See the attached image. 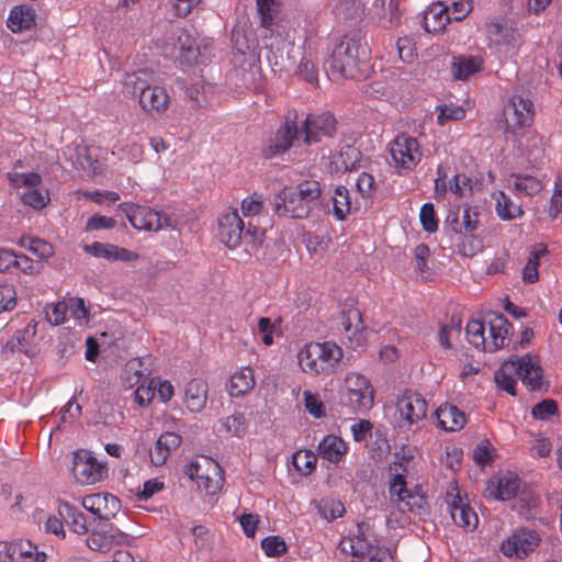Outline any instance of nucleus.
I'll list each match as a JSON object with an SVG mask.
<instances>
[{"instance_id": "obj_1", "label": "nucleus", "mask_w": 562, "mask_h": 562, "mask_svg": "<svg viewBox=\"0 0 562 562\" xmlns=\"http://www.w3.org/2000/svg\"><path fill=\"white\" fill-rule=\"evenodd\" d=\"M274 5L276 0H257V10L265 32L259 57L265 56L274 71H290L301 57V48L284 38L280 33L274 34L272 32Z\"/></svg>"}, {"instance_id": "obj_2", "label": "nucleus", "mask_w": 562, "mask_h": 562, "mask_svg": "<svg viewBox=\"0 0 562 562\" xmlns=\"http://www.w3.org/2000/svg\"><path fill=\"white\" fill-rule=\"evenodd\" d=\"M369 58V46L360 30L345 34L335 44L330 57L326 61L328 74L333 80L355 78L359 65Z\"/></svg>"}, {"instance_id": "obj_3", "label": "nucleus", "mask_w": 562, "mask_h": 562, "mask_svg": "<svg viewBox=\"0 0 562 562\" xmlns=\"http://www.w3.org/2000/svg\"><path fill=\"white\" fill-rule=\"evenodd\" d=\"M321 186L316 180H305L295 187H284L274 195L272 209L278 216L306 218L319 204Z\"/></svg>"}, {"instance_id": "obj_4", "label": "nucleus", "mask_w": 562, "mask_h": 562, "mask_svg": "<svg viewBox=\"0 0 562 562\" xmlns=\"http://www.w3.org/2000/svg\"><path fill=\"white\" fill-rule=\"evenodd\" d=\"M542 375L540 364L533 361L530 355H525L504 361L495 372L494 381L498 389L516 395V376L521 379L528 390L540 391L543 386Z\"/></svg>"}, {"instance_id": "obj_5", "label": "nucleus", "mask_w": 562, "mask_h": 562, "mask_svg": "<svg viewBox=\"0 0 562 562\" xmlns=\"http://www.w3.org/2000/svg\"><path fill=\"white\" fill-rule=\"evenodd\" d=\"M299 363L303 371L325 374L333 371L342 358V350L335 342H311L299 352Z\"/></svg>"}, {"instance_id": "obj_6", "label": "nucleus", "mask_w": 562, "mask_h": 562, "mask_svg": "<svg viewBox=\"0 0 562 562\" xmlns=\"http://www.w3.org/2000/svg\"><path fill=\"white\" fill-rule=\"evenodd\" d=\"M503 115L505 133L521 135L533 121V104L527 98L515 95L504 106Z\"/></svg>"}, {"instance_id": "obj_7", "label": "nucleus", "mask_w": 562, "mask_h": 562, "mask_svg": "<svg viewBox=\"0 0 562 562\" xmlns=\"http://www.w3.org/2000/svg\"><path fill=\"white\" fill-rule=\"evenodd\" d=\"M540 535L536 530L520 528L504 541L501 551L506 557L526 558L539 547Z\"/></svg>"}, {"instance_id": "obj_8", "label": "nucleus", "mask_w": 562, "mask_h": 562, "mask_svg": "<svg viewBox=\"0 0 562 562\" xmlns=\"http://www.w3.org/2000/svg\"><path fill=\"white\" fill-rule=\"evenodd\" d=\"M336 132V120L330 113L308 114L301 127L303 142L306 145L321 142L323 137H331Z\"/></svg>"}, {"instance_id": "obj_9", "label": "nucleus", "mask_w": 562, "mask_h": 562, "mask_svg": "<svg viewBox=\"0 0 562 562\" xmlns=\"http://www.w3.org/2000/svg\"><path fill=\"white\" fill-rule=\"evenodd\" d=\"M105 468L89 451L74 452L72 473L81 484H94L102 480Z\"/></svg>"}, {"instance_id": "obj_10", "label": "nucleus", "mask_w": 562, "mask_h": 562, "mask_svg": "<svg viewBox=\"0 0 562 562\" xmlns=\"http://www.w3.org/2000/svg\"><path fill=\"white\" fill-rule=\"evenodd\" d=\"M120 207L126 214V217L134 228L148 232L161 229V212L132 203H123Z\"/></svg>"}, {"instance_id": "obj_11", "label": "nucleus", "mask_w": 562, "mask_h": 562, "mask_svg": "<svg viewBox=\"0 0 562 562\" xmlns=\"http://www.w3.org/2000/svg\"><path fill=\"white\" fill-rule=\"evenodd\" d=\"M391 156L397 166L412 169L422 158L417 139L406 134L398 135L392 144Z\"/></svg>"}, {"instance_id": "obj_12", "label": "nucleus", "mask_w": 562, "mask_h": 562, "mask_svg": "<svg viewBox=\"0 0 562 562\" xmlns=\"http://www.w3.org/2000/svg\"><path fill=\"white\" fill-rule=\"evenodd\" d=\"M396 408L405 423L414 425L426 418L428 405L419 393L406 390L397 398Z\"/></svg>"}, {"instance_id": "obj_13", "label": "nucleus", "mask_w": 562, "mask_h": 562, "mask_svg": "<svg viewBox=\"0 0 562 562\" xmlns=\"http://www.w3.org/2000/svg\"><path fill=\"white\" fill-rule=\"evenodd\" d=\"M82 506L100 519L110 520L121 509V501L109 493L87 495L82 499Z\"/></svg>"}, {"instance_id": "obj_14", "label": "nucleus", "mask_w": 562, "mask_h": 562, "mask_svg": "<svg viewBox=\"0 0 562 562\" xmlns=\"http://www.w3.org/2000/svg\"><path fill=\"white\" fill-rule=\"evenodd\" d=\"M453 491L456 494L450 492L446 496L451 518L459 527L473 530L479 522L477 515L462 501L458 487H454Z\"/></svg>"}, {"instance_id": "obj_15", "label": "nucleus", "mask_w": 562, "mask_h": 562, "mask_svg": "<svg viewBox=\"0 0 562 562\" xmlns=\"http://www.w3.org/2000/svg\"><path fill=\"white\" fill-rule=\"evenodd\" d=\"M221 240L229 248L234 249L240 245L244 237V222L237 211L223 214L218 221Z\"/></svg>"}, {"instance_id": "obj_16", "label": "nucleus", "mask_w": 562, "mask_h": 562, "mask_svg": "<svg viewBox=\"0 0 562 562\" xmlns=\"http://www.w3.org/2000/svg\"><path fill=\"white\" fill-rule=\"evenodd\" d=\"M131 537L120 529H110L108 531H92L86 539L87 546L98 552H108L114 546L126 544Z\"/></svg>"}, {"instance_id": "obj_17", "label": "nucleus", "mask_w": 562, "mask_h": 562, "mask_svg": "<svg viewBox=\"0 0 562 562\" xmlns=\"http://www.w3.org/2000/svg\"><path fill=\"white\" fill-rule=\"evenodd\" d=\"M520 480L512 472L499 476L497 481H490L485 490V496L488 498L507 501L514 498L519 490Z\"/></svg>"}, {"instance_id": "obj_18", "label": "nucleus", "mask_w": 562, "mask_h": 562, "mask_svg": "<svg viewBox=\"0 0 562 562\" xmlns=\"http://www.w3.org/2000/svg\"><path fill=\"white\" fill-rule=\"evenodd\" d=\"M139 105L150 115L161 114L168 109L169 95L165 88L149 83L139 94Z\"/></svg>"}, {"instance_id": "obj_19", "label": "nucleus", "mask_w": 562, "mask_h": 562, "mask_svg": "<svg viewBox=\"0 0 562 562\" xmlns=\"http://www.w3.org/2000/svg\"><path fill=\"white\" fill-rule=\"evenodd\" d=\"M301 130L296 123L291 120H286L284 124L276 132L274 138L271 140L267 149L268 156H277L288 151L294 139L299 137Z\"/></svg>"}, {"instance_id": "obj_20", "label": "nucleus", "mask_w": 562, "mask_h": 562, "mask_svg": "<svg viewBox=\"0 0 562 562\" xmlns=\"http://www.w3.org/2000/svg\"><path fill=\"white\" fill-rule=\"evenodd\" d=\"M182 442L181 436L176 432L166 431L156 441L154 450L150 451V461L155 467L162 465L170 452L177 449Z\"/></svg>"}, {"instance_id": "obj_21", "label": "nucleus", "mask_w": 562, "mask_h": 562, "mask_svg": "<svg viewBox=\"0 0 562 562\" xmlns=\"http://www.w3.org/2000/svg\"><path fill=\"white\" fill-rule=\"evenodd\" d=\"M361 151L353 145H346L333 157L331 169L335 172L352 171L360 167Z\"/></svg>"}, {"instance_id": "obj_22", "label": "nucleus", "mask_w": 562, "mask_h": 562, "mask_svg": "<svg viewBox=\"0 0 562 562\" xmlns=\"http://www.w3.org/2000/svg\"><path fill=\"white\" fill-rule=\"evenodd\" d=\"M435 414L439 426L447 431H458L467 424L464 413L452 404L441 405Z\"/></svg>"}, {"instance_id": "obj_23", "label": "nucleus", "mask_w": 562, "mask_h": 562, "mask_svg": "<svg viewBox=\"0 0 562 562\" xmlns=\"http://www.w3.org/2000/svg\"><path fill=\"white\" fill-rule=\"evenodd\" d=\"M488 324L491 339L488 340L487 351L493 352L505 346L510 324L503 314H493Z\"/></svg>"}, {"instance_id": "obj_24", "label": "nucleus", "mask_w": 562, "mask_h": 562, "mask_svg": "<svg viewBox=\"0 0 562 562\" xmlns=\"http://www.w3.org/2000/svg\"><path fill=\"white\" fill-rule=\"evenodd\" d=\"M482 64L483 59L479 56H453L451 64L452 76L457 80H467L470 76L481 70Z\"/></svg>"}, {"instance_id": "obj_25", "label": "nucleus", "mask_w": 562, "mask_h": 562, "mask_svg": "<svg viewBox=\"0 0 562 562\" xmlns=\"http://www.w3.org/2000/svg\"><path fill=\"white\" fill-rule=\"evenodd\" d=\"M153 81L154 72L148 68H142L134 72L125 74L122 83L125 93L136 95L142 94V91Z\"/></svg>"}, {"instance_id": "obj_26", "label": "nucleus", "mask_w": 562, "mask_h": 562, "mask_svg": "<svg viewBox=\"0 0 562 562\" xmlns=\"http://www.w3.org/2000/svg\"><path fill=\"white\" fill-rule=\"evenodd\" d=\"M207 385L201 380L190 381L184 391L187 407L191 412H200L206 404Z\"/></svg>"}, {"instance_id": "obj_27", "label": "nucleus", "mask_w": 562, "mask_h": 562, "mask_svg": "<svg viewBox=\"0 0 562 562\" xmlns=\"http://www.w3.org/2000/svg\"><path fill=\"white\" fill-rule=\"evenodd\" d=\"M341 401L350 409L364 413L373 407L374 390L344 392Z\"/></svg>"}, {"instance_id": "obj_28", "label": "nucleus", "mask_w": 562, "mask_h": 562, "mask_svg": "<svg viewBox=\"0 0 562 562\" xmlns=\"http://www.w3.org/2000/svg\"><path fill=\"white\" fill-rule=\"evenodd\" d=\"M448 10V7H442L440 3L434 4L424 16L425 31L428 33L443 31L451 19Z\"/></svg>"}, {"instance_id": "obj_29", "label": "nucleus", "mask_w": 562, "mask_h": 562, "mask_svg": "<svg viewBox=\"0 0 562 562\" xmlns=\"http://www.w3.org/2000/svg\"><path fill=\"white\" fill-rule=\"evenodd\" d=\"M35 24V12L26 5L14 7L8 19V27L16 33L29 30Z\"/></svg>"}, {"instance_id": "obj_30", "label": "nucleus", "mask_w": 562, "mask_h": 562, "mask_svg": "<svg viewBox=\"0 0 562 562\" xmlns=\"http://www.w3.org/2000/svg\"><path fill=\"white\" fill-rule=\"evenodd\" d=\"M335 14L339 21L352 25L362 20L364 10L356 0H342L335 7Z\"/></svg>"}, {"instance_id": "obj_31", "label": "nucleus", "mask_w": 562, "mask_h": 562, "mask_svg": "<svg viewBox=\"0 0 562 562\" xmlns=\"http://www.w3.org/2000/svg\"><path fill=\"white\" fill-rule=\"evenodd\" d=\"M346 450L345 442L336 436H326L318 445L319 456L334 463L341 460Z\"/></svg>"}, {"instance_id": "obj_32", "label": "nucleus", "mask_w": 562, "mask_h": 562, "mask_svg": "<svg viewBox=\"0 0 562 562\" xmlns=\"http://www.w3.org/2000/svg\"><path fill=\"white\" fill-rule=\"evenodd\" d=\"M549 252L546 244H538L536 248L530 252V257L522 269V280L526 283H535L539 280V261L540 258Z\"/></svg>"}, {"instance_id": "obj_33", "label": "nucleus", "mask_w": 562, "mask_h": 562, "mask_svg": "<svg viewBox=\"0 0 562 562\" xmlns=\"http://www.w3.org/2000/svg\"><path fill=\"white\" fill-rule=\"evenodd\" d=\"M255 385L252 370L249 367L243 368L231 376V396H240L250 391Z\"/></svg>"}, {"instance_id": "obj_34", "label": "nucleus", "mask_w": 562, "mask_h": 562, "mask_svg": "<svg viewBox=\"0 0 562 562\" xmlns=\"http://www.w3.org/2000/svg\"><path fill=\"white\" fill-rule=\"evenodd\" d=\"M19 245L40 259H48L54 255L53 246L44 239L31 236H22L19 240Z\"/></svg>"}, {"instance_id": "obj_35", "label": "nucleus", "mask_w": 562, "mask_h": 562, "mask_svg": "<svg viewBox=\"0 0 562 562\" xmlns=\"http://www.w3.org/2000/svg\"><path fill=\"white\" fill-rule=\"evenodd\" d=\"M510 177L514 179L513 188L518 193L528 196L537 194L542 190V183L536 177L520 173H513Z\"/></svg>"}, {"instance_id": "obj_36", "label": "nucleus", "mask_w": 562, "mask_h": 562, "mask_svg": "<svg viewBox=\"0 0 562 562\" xmlns=\"http://www.w3.org/2000/svg\"><path fill=\"white\" fill-rule=\"evenodd\" d=\"M369 530V525L366 522H361L357 525V535L353 538L348 539L350 553L353 557H364L366 552H368L369 548H371V542L367 538V531Z\"/></svg>"}, {"instance_id": "obj_37", "label": "nucleus", "mask_w": 562, "mask_h": 562, "mask_svg": "<svg viewBox=\"0 0 562 562\" xmlns=\"http://www.w3.org/2000/svg\"><path fill=\"white\" fill-rule=\"evenodd\" d=\"M496 212L505 221L517 218L524 214L521 206L514 204L510 198L502 191L497 193Z\"/></svg>"}, {"instance_id": "obj_38", "label": "nucleus", "mask_w": 562, "mask_h": 562, "mask_svg": "<svg viewBox=\"0 0 562 562\" xmlns=\"http://www.w3.org/2000/svg\"><path fill=\"white\" fill-rule=\"evenodd\" d=\"M469 342L476 349L487 351L488 340L485 337V327L482 321L472 319L467 324Z\"/></svg>"}, {"instance_id": "obj_39", "label": "nucleus", "mask_w": 562, "mask_h": 562, "mask_svg": "<svg viewBox=\"0 0 562 562\" xmlns=\"http://www.w3.org/2000/svg\"><path fill=\"white\" fill-rule=\"evenodd\" d=\"M334 214L342 221L351 211L349 190L345 186H338L333 196Z\"/></svg>"}, {"instance_id": "obj_40", "label": "nucleus", "mask_w": 562, "mask_h": 562, "mask_svg": "<svg viewBox=\"0 0 562 562\" xmlns=\"http://www.w3.org/2000/svg\"><path fill=\"white\" fill-rule=\"evenodd\" d=\"M36 324H29L23 331H18L16 335L5 344L4 350H9L11 352L21 351L30 355V350L26 349L29 340L35 335Z\"/></svg>"}, {"instance_id": "obj_41", "label": "nucleus", "mask_w": 562, "mask_h": 562, "mask_svg": "<svg viewBox=\"0 0 562 562\" xmlns=\"http://www.w3.org/2000/svg\"><path fill=\"white\" fill-rule=\"evenodd\" d=\"M142 361L139 359L130 360L124 368L121 379L125 386L133 387L139 383L142 378H145L150 372H144L140 370Z\"/></svg>"}, {"instance_id": "obj_42", "label": "nucleus", "mask_w": 562, "mask_h": 562, "mask_svg": "<svg viewBox=\"0 0 562 562\" xmlns=\"http://www.w3.org/2000/svg\"><path fill=\"white\" fill-rule=\"evenodd\" d=\"M61 515L66 521L72 527V530L78 535H85L88 531L87 520L83 513L75 507L66 504Z\"/></svg>"}, {"instance_id": "obj_43", "label": "nucleus", "mask_w": 562, "mask_h": 562, "mask_svg": "<svg viewBox=\"0 0 562 562\" xmlns=\"http://www.w3.org/2000/svg\"><path fill=\"white\" fill-rule=\"evenodd\" d=\"M317 458L310 451H299L293 454V465L302 474H310L315 468Z\"/></svg>"}, {"instance_id": "obj_44", "label": "nucleus", "mask_w": 562, "mask_h": 562, "mask_svg": "<svg viewBox=\"0 0 562 562\" xmlns=\"http://www.w3.org/2000/svg\"><path fill=\"white\" fill-rule=\"evenodd\" d=\"M21 200L25 205H30L35 210H41L46 206L49 201L48 192L37 189H27L22 195Z\"/></svg>"}, {"instance_id": "obj_45", "label": "nucleus", "mask_w": 562, "mask_h": 562, "mask_svg": "<svg viewBox=\"0 0 562 562\" xmlns=\"http://www.w3.org/2000/svg\"><path fill=\"white\" fill-rule=\"evenodd\" d=\"M266 237V232L263 229L254 226L251 223H248V228L244 233V240L247 246L246 250L248 252L256 251L263 243Z\"/></svg>"}, {"instance_id": "obj_46", "label": "nucleus", "mask_w": 562, "mask_h": 562, "mask_svg": "<svg viewBox=\"0 0 562 562\" xmlns=\"http://www.w3.org/2000/svg\"><path fill=\"white\" fill-rule=\"evenodd\" d=\"M559 412L558 404L554 400L546 398L536 404L531 409L535 419L547 420Z\"/></svg>"}, {"instance_id": "obj_47", "label": "nucleus", "mask_w": 562, "mask_h": 562, "mask_svg": "<svg viewBox=\"0 0 562 562\" xmlns=\"http://www.w3.org/2000/svg\"><path fill=\"white\" fill-rule=\"evenodd\" d=\"M261 548L268 557H280L286 552L288 546L280 536H269L261 541Z\"/></svg>"}, {"instance_id": "obj_48", "label": "nucleus", "mask_w": 562, "mask_h": 562, "mask_svg": "<svg viewBox=\"0 0 562 562\" xmlns=\"http://www.w3.org/2000/svg\"><path fill=\"white\" fill-rule=\"evenodd\" d=\"M419 217L422 226L426 232L434 233L438 229V221L431 203H426L422 206Z\"/></svg>"}, {"instance_id": "obj_49", "label": "nucleus", "mask_w": 562, "mask_h": 562, "mask_svg": "<svg viewBox=\"0 0 562 562\" xmlns=\"http://www.w3.org/2000/svg\"><path fill=\"white\" fill-rule=\"evenodd\" d=\"M342 326L347 333H350L353 329V333L361 330L362 318L361 313L357 308H349L342 312Z\"/></svg>"}, {"instance_id": "obj_50", "label": "nucleus", "mask_w": 562, "mask_h": 562, "mask_svg": "<svg viewBox=\"0 0 562 562\" xmlns=\"http://www.w3.org/2000/svg\"><path fill=\"white\" fill-rule=\"evenodd\" d=\"M440 111L437 120L440 125L446 124L447 121H458L464 117L465 111L462 106H452L447 104L438 105Z\"/></svg>"}, {"instance_id": "obj_51", "label": "nucleus", "mask_w": 562, "mask_h": 562, "mask_svg": "<svg viewBox=\"0 0 562 562\" xmlns=\"http://www.w3.org/2000/svg\"><path fill=\"white\" fill-rule=\"evenodd\" d=\"M400 23L398 0H389L387 11L381 16L380 24L391 29Z\"/></svg>"}, {"instance_id": "obj_52", "label": "nucleus", "mask_w": 562, "mask_h": 562, "mask_svg": "<svg viewBox=\"0 0 562 562\" xmlns=\"http://www.w3.org/2000/svg\"><path fill=\"white\" fill-rule=\"evenodd\" d=\"M114 246L115 245L94 241L90 245H85L83 250L94 257L113 260Z\"/></svg>"}, {"instance_id": "obj_53", "label": "nucleus", "mask_w": 562, "mask_h": 562, "mask_svg": "<svg viewBox=\"0 0 562 562\" xmlns=\"http://www.w3.org/2000/svg\"><path fill=\"white\" fill-rule=\"evenodd\" d=\"M304 403L306 411L316 418L325 416V407L321 400L310 391H304Z\"/></svg>"}, {"instance_id": "obj_54", "label": "nucleus", "mask_w": 562, "mask_h": 562, "mask_svg": "<svg viewBox=\"0 0 562 562\" xmlns=\"http://www.w3.org/2000/svg\"><path fill=\"white\" fill-rule=\"evenodd\" d=\"M346 390L349 391H361V390H373L370 381L359 373H349L345 379Z\"/></svg>"}, {"instance_id": "obj_55", "label": "nucleus", "mask_w": 562, "mask_h": 562, "mask_svg": "<svg viewBox=\"0 0 562 562\" xmlns=\"http://www.w3.org/2000/svg\"><path fill=\"white\" fill-rule=\"evenodd\" d=\"M411 492L406 487V482L402 474H395L390 484V494L392 498L396 497V502L402 503L406 501V495Z\"/></svg>"}, {"instance_id": "obj_56", "label": "nucleus", "mask_w": 562, "mask_h": 562, "mask_svg": "<svg viewBox=\"0 0 562 562\" xmlns=\"http://www.w3.org/2000/svg\"><path fill=\"white\" fill-rule=\"evenodd\" d=\"M227 431L241 436L246 431V419L240 413L228 416L223 423Z\"/></svg>"}, {"instance_id": "obj_57", "label": "nucleus", "mask_w": 562, "mask_h": 562, "mask_svg": "<svg viewBox=\"0 0 562 562\" xmlns=\"http://www.w3.org/2000/svg\"><path fill=\"white\" fill-rule=\"evenodd\" d=\"M16 304L15 291L12 285H0V312L11 311Z\"/></svg>"}, {"instance_id": "obj_58", "label": "nucleus", "mask_w": 562, "mask_h": 562, "mask_svg": "<svg viewBox=\"0 0 562 562\" xmlns=\"http://www.w3.org/2000/svg\"><path fill=\"white\" fill-rule=\"evenodd\" d=\"M492 446L488 440L482 441L473 450V459L477 464L485 465L493 460Z\"/></svg>"}, {"instance_id": "obj_59", "label": "nucleus", "mask_w": 562, "mask_h": 562, "mask_svg": "<svg viewBox=\"0 0 562 562\" xmlns=\"http://www.w3.org/2000/svg\"><path fill=\"white\" fill-rule=\"evenodd\" d=\"M366 555L369 558V562H394L391 551L385 547L371 544Z\"/></svg>"}, {"instance_id": "obj_60", "label": "nucleus", "mask_w": 562, "mask_h": 562, "mask_svg": "<svg viewBox=\"0 0 562 562\" xmlns=\"http://www.w3.org/2000/svg\"><path fill=\"white\" fill-rule=\"evenodd\" d=\"M186 224L184 215L178 212H172L170 214L162 213L161 216V229L165 227L171 228L173 231L180 232Z\"/></svg>"}, {"instance_id": "obj_61", "label": "nucleus", "mask_w": 562, "mask_h": 562, "mask_svg": "<svg viewBox=\"0 0 562 562\" xmlns=\"http://www.w3.org/2000/svg\"><path fill=\"white\" fill-rule=\"evenodd\" d=\"M345 513V507L341 502L339 501H327L322 506V514L323 516L328 519L333 520L337 517H341Z\"/></svg>"}, {"instance_id": "obj_62", "label": "nucleus", "mask_w": 562, "mask_h": 562, "mask_svg": "<svg viewBox=\"0 0 562 562\" xmlns=\"http://www.w3.org/2000/svg\"><path fill=\"white\" fill-rule=\"evenodd\" d=\"M116 222L112 217H106L104 215L94 214L88 218L87 229L97 231L102 228H113Z\"/></svg>"}, {"instance_id": "obj_63", "label": "nucleus", "mask_w": 562, "mask_h": 562, "mask_svg": "<svg viewBox=\"0 0 562 562\" xmlns=\"http://www.w3.org/2000/svg\"><path fill=\"white\" fill-rule=\"evenodd\" d=\"M409 512L423 514L426 512V501L422 495H414L412 493L406 495V501L402 502Z\"/></svg>"}, {"instance_id": "obj_64", "label": "nucleus", "mask_w": 562, "mask_h": 562, "mask_svg": "<svg viewBox=\"0 0 562 562\" xmlns=\"http://www.w3.org/2000/svg\"><path fill=\"white\" fill-rule=\"evenodd\" d=\"M10 559L11 562H45L46 555L36 551L33 561H26L24 551H21L15 542H11Z\"/></svg>"}]
</instances>
